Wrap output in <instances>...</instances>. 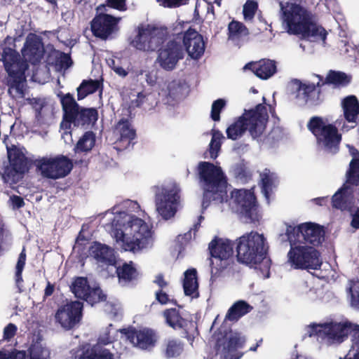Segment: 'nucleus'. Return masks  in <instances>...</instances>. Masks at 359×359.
Returning a JSON list of instances; mask_svg holds the SVG:
<instances>
[{"mask_svg": "<svg viewBox=\"0 0 359 359\" xmlns=\"http://www.w3.org/2000/svg\"><path fill=\"white\" fill-rule=\"evenodd\" d=\"M262 100L263 102L257 104L255 108L245 109L243 114L226 128L229 139L236 140L247 130L253 139L263 135L269 121V114L265 97H262Z\"/></svg>", "mask_w": 359, "mask_h": 359, "instance_id": "nucleus-4", "label": "nucleus"}, {"mask_svg": "<svg viewBox=\"0 0 359 359\" xmlns=\"http://www.w3.org/2000/svg\"><path fill=\"white\" fill-rule=\"evenodd\" d=\"M26 67L19 68L16 71L9 72L6 79V85L8 87V93L13 98H23L25 97L24 83L26 81L25 72Z\"/></svg>", "mask_w": 359, "mask_h": 359, "instance_id": "nucleus-23", "label": "nucleus"}, {"mask_svg": "<svg viewBox=\"0 0 359 359\" xmlns=\"http://www.w3.org/2000/svg\"><path fill=\"white\" fill-rule=\"evenodd\" d=\"M55 290V286L50 282L48 281L46 287L44 290V297H48L51 296Z\"/></svg>", "mask_w": 359, "mask_h": 359, "instance_id": "nucleus-61", "label": "nucleus"}, {"mask_svg": "<svg viewBox=\"0 0 359 359\" xmlns=\"http://www.w3.org/2000/svg\"><path fill=\"white\" fill-rule=\"evenodd\" d=\"M95 144V135L92 131L86 132L76 144V149L79 151L87 152L90 151Z\"/></svg>", "mask_w": 359, "mask_h": 359, "instance_id": "nucleus-42", "label": "nucleus"}, {"mask_svg": "<svg viewBox=\"0 0 359 359\" xmlns=\"http://www.w3.org/2000/svg\"><path fill=\"white\" fill-rule=\"evenodd\" d=\"M56 65L61 69H68L72 65V60L70 55L61 52L60 56L55 60Z\"/></svg>", "mask_w": 359, "mask_h": 359, "instance_id": "nucleus-49", "label": "nucleus"}, {"mask_svg": "<svg viewBox=\"0 0 359 359\" xmlns=\"http://www.w3.org/2000/svg\"><path fill=\"white\" fill-rule=\"evenodd\" d=\"M26 353L23 351H18L13 352L10 356H8V359H25Z\"/></svg>", "mask_w": 359, "mask_h": 359, "instance_id": "nucleus-60", "label": "nucleus"}, {"mask_svg": "<svg viewBox=\"0 0 359 359\" xmlns=\"http://www.w3.org/2000/svg\"><path fill=\"white\" fill-rule=\"evenodd\" d=\"M223 138L224 136L219 130H212V139L209 144V152L212 158L215 159L217 157Z\"/></svg>", "mask_w": 359, "mask_h": 359, "instance_id": "nucleus-43", "label": "nucleus"}, {"mask_svg": "<svg viewBox=\"0 0 359 359\" xmlns=\"http://www.w3.org/2000/svg\"><path fill=\"white\" fill-rule=\"evenodd\" d=\"M197 172L203 188V209H206L211 201L222 203L227 198V182L222 168L212 163L201 161Z\"/></svg>", "mask_w": 359, "mask_h": 359, "instance_id": "nucleus-3", "label": "nucleus"}, {"mask_svg": "<svg viewBox=\"0 0 359 359\" xmlns=\"http://www.w3.org/2000/svg\"><path fill=\"white\" fill-rule=\"evenodd\" d=\"M116 274L119 284L128 285L137 280L139 272L133 261L116 266Z\"/></svg>", "mask_w": 359, "mask_h": 359, "instance_id": "nucleus-28", "label": "nucleus"}, {"mask_svg": "<svg viewBox=\"0 0 359 359\" xmlns=\"http://www.w3.org/2000/svg\"><path fill=\"white\" fill-rule=\"evenodd\" d=\"M36 170L47 179L57 180L67 176L73 169L72 161L64 155L43 157L34 162Z\"/></svg>", "mask_w": 359, "mask_h": 359, "instance_id": "nucleus-10", "label": "nucleus"}, {"mask_svg": "<svg viewBox=\"0 0 359 359\" xmlns=\"http://www.w3.org/2000/svg\"><path fill=\"white\" fill-rule=\"evenodd\" d=\"M350 226L355 230L359 229V208L358 207L354 212L351 213Z\"/></svg>", "mask_w": 359, "mask_h": 359, "instance_id": "nucleus-57", "label": "nucleus"}, {"mask_svg": "<svg viewBox=\"0 0 359 359\" xmlns=\"http://www.w3.org/2000/svg\"><path fill=\"white\" fill-rule=\"evenodd\" d=\"M165 8H178L188 4L189 0H157Z\"/></svg>", "mask_w": 359, "mask_h": 359, "instance_id": "nucleus-50", "label": "nucleus"}, {"mask_svg": "<svg viewBox=\"0 0 359 359\" xmlns=\"http://www.w3.org/2000/svg\"><path fill=\"white\" fill-rule=\"evenodd\" d=\"M129 229L132 241L127 243L129 251H137L147 247L151 238V229L142 219L133 215L128 222L126 230Z\"/></svg>", "mask_w": 359, "mask_h": 359, "instance_id": "nucleus-14", "label": "nucleus"}, {"mask_svg": "<svg viewBox=\"0 0 359 359\" xmlns=\"http://www.w3.org/2000/svg\"><path fill=\"white\" fill-rule=\"evenodd\" d=\"M168 29L147 25L139 26L137 34L130 41V45L135 49L144 52H154L158 50L157 61L161 68L166 71L174 69L180 60L184 56V48L189 57L198 60L204 54L205 42L203 36L195 29L189 27L184 32L173 34V39L170 40L162 48L167 39Z\"/></svg>", "mask_w": 359, "mask_h": 359, "instance_id": "nucleus-1", "label": "nucleus"}, {"mask_svg": "<svg viewBox=\"0 0 359 359\" xmlns=\"http://www.w3.org/2000/svg\"><path fill=\"white\" fill-rule=\"evenodd\" d=\"M351 336L352 344L359 343V325L346 321L337 323L331 321L311 326L310 336H316L327 344H341Z\"/></svg>", "mask_w": 359, "mask_h": 359, "instance_id": "nucleus-6", "label": "nucleus"}, {"mask_svg": "<svg viewBox=\"0 0 359 359\" xmlns=\"http://www.w3.org/2000/svg\"><path fill=\"white\" fill-rule=\"evenodd\" d=\"M245 68L251 69L261 79H267L277 71L276 62L269 59H262L255 63H248Z\"/></svg>", "mask_w": 359, "mask_h": 359, "instance_id": "nucleus-27", "label": "nucleus"}, {"mask_svg": "<svg viewBox=\"0 0 359 359\" xmlns=\"http://www.w3.org/2000/svg\"><path fill=\"white\" fill-rule=\"evenodd\" d=\"M18 330L17 326L13 323L8 324L4 329V339L9 341L15 337Z\"/></svg>", "mask_w": 359, "mask_h": 359, "instance_id": "nucleus-53", "label": "nucleus"}, {"mask_svg": "<svg viewBox=\"0 0 359 359\" xmlns=\"http://www.w3.org/2000/svg\"><path fill=\"white\" fill-rule=\"evenodd\" d=\"M89 253L102 266H114L116 264L114 250L106 244L93 242L89 248Z\"/></svg>", "mask_w": 359, "mask_h": 359, "instance_id": "nucleus-26", "label": "nucleus"}, {"mask_svg": "<svg viewBox=\"0 0 359 359\" xmlns=\"http://www.w3.org/2000/svg\"><path fill=\"white\" fill-rule=\"evenodd\" d=\"M181 86L175 82L170 83L168 86V96L170 97L173 100L177 98L180 93Z\"/></svg>", "mask_w": 359, "mask_h": 359, "instance_id": "nucleus-55", "label": "nucleus"}, {"mask_svg": "<svg viewBox=\"0 0 359 359\" xmlns=\"http://www.w3.org/2000/svg\"><path fill=\"white\" fill-rule=\"evenodd\" d=\"M244 340L237 335L231 336L224 342L218 339L215 344L217 353H221L224 359H240L242 354L236 353L237 349L243 346Z\"/></svg>", "mask_w": 359, "mask_h": 359, "instance_id": "nucleus-25", "label": "nucleus"}, {"mask_svg": "<svg viewBox=\"0 0 359 359\" xmlns=\"http://www.w3.org/2000/svg\"><path fill=\"white\" fill-rule=\"evenodd\" d=\"M26 262V253L25 249L22 250L19 255L18 262L15 266V280L17 283L22 281V271L24 269Z\"/></svg>", "mask_w": 359, "mask_h": 359, "instance_id": "nucleus-48", "label": "nucleus"}, {"mask_svg": "<svg viewBox=\"0 0 359 359\" xmlns=\"http://www.w3.org/2000/svg\"><path fill=\"white\" fill-rule=\"evenodd\" d=\"M183 289L186 296L193 298L199 297L197 271L194 268L187 269L184 273Z\"/></svg>", "mask_w": 359, "mask_h": 359, "instance_id": "nucleus-31", "label": "nucleus"}, {"mask_svg": "<svg viewBox=\"0 0 359 359\" xmlns=\"http://www.w3.org/2000/svg\"><path fill=\"white\" fill-rule=\"evenodd\" d=\"M106 5L111 8L125 11L127 9L126 0H106Z\"/></svg>", "mask_w": 359, "mask_h": 359, "instance_id": "nucleus-52", "label": "nucleus"}, {"mask_svg": "<svg viewBox=\"0 0 359 359\" xmlns=\"http://www.w3.org/2000/svg\"><path fill=\"white\" fill-rule=\"evenodd\" d=\"M63 111L62 121L61 126L66 128L71 127L72 121L75 120V115L79 109V104L75 100L73 95L68 93L63 94L62 92L57 93Z\"/></svg>", "mask_w": 359, "mask_h": 359, "instance_id": "nucleus-24", "label": "nucleus"}, {"mask_svg": "<svg viewBox=\"0 0 359 359\" xmlns=\"http://www.w3.org/2000/svg\"><path fill=\"white\" fill-rule=\"evenodd\" d=\"M273 174L270 172L269 169H264L261 177V187L262 193L266 198L269 197V193L272 189L273 184Z\"/></svg>", "mask_w": 359, "mask_h": 359, "instance_id": "nucleus-44", "label": "nucleus"}, {"mask_svg": "<svg viewBox=\"0 0 359 359\" xmlns=\"http://www.w3.org/2000/svg\"><path fill=\"white\" fill-rule=\"evenodd\" d=\"M210 254L211 280L221 276L229 265V259L233 253V244L229 240L215 237L208 245Z\"/></svg>", "mask_w": 359, "mask_h": 359, "instance_id": "nucleus-9", "label": "nucleus"}, {"mask_svg": "<svg viewBox=\"0 0 359 359\" xmlns=\"http://www.w3.org/2000/svg\"><path fill=\"white\" fill-rule=\"evenodd\" d=\"M355 156L349 163V167L346 172L345 184L348 186L359 187V151L355 149Z\"/></svg>", "mask_w": 359, "mask_h": 359, "instance_id": "nucleus-36", "label": "nucleus"}, {"mask_svg": "<svg viewBox=\"0 0 359 359\" xmlns=\"http://www.w3.org/2000/svg\"><path fill=\"white\" fill-rule=\"evenodd\" d=\"M342 108L345 119L354 123L359 115V102L355 95L346 97L342 101Z\"/></svg>", "mask_w": 359, "mask_h": 359, "instance_id": "nucleus-33", "label": "nucleus"}, {"mask_svg": "<svg viewBox=\"0 0 359 359\" xmlns=\"http://www.w3.org/2000/svg\"><path fill=\"white\" fill-rule=\"evenodd\" d=\"M118 331L133 346L142 350L154 348L157 341L156 332L149 328L137 330L133 327H129L120 329Z\"/></svg>", "mask_w": 359, "mask_h": 359, "instance_id": "nucleus-18", "label": "nucleus"}, {"mask_svg": "<svg viewBox=\"0 0 359 359\" xmlns=\"http://www.w3.org/2000/svg\"><path fill=\"white\" fill-rule=\"evenodd\" d=\"M290 241V248L287 254V263L295 270H318L323 262L320 252L313 246L304 245L292 239Z\"/></svg>", "mask_w": 359, "mask_h": 359, "instance_id": "nucleus-7", "label": "nucleus"}, {"mask_svg": "<svg viewBox=\"0 0 359 359\" xmlns=\"http://www.w3.org/2000/svg\"><path fill=\"white\" fill-rule=\"evenodd\" d=\"M154 283L159 287L158 290H163L168 285V283L164 279V276L162 273H159L155 277Z\"/></svg>", "mask_w": 359, "mask_h": 359, "instance_id": "nucleus-59", "label": "nucleus"}, {"mask_svg": "<svg viewBox=\"0 0 359 359\" xmlns=\"http://www.w3.org/2000/svg\"><path fill=\"white\" fill-rule=\"evenodd\" d=\"M100 341L103 344H108L111 343L112 341L109 337L107 338H100Z\"/></svg>", "mask_w": 359, "mask_h": 359, "instance_id": "nucleus-64", "label": "nucleus"}, {"mask_svg": "<svg viewBox=\"0 0 359 359\" xmlns=\"http://www.w3.org/2000/svg\"><path fill=\"white\" fill-rule=\"evenodd\" d=\"M237 259L241 263L251 268H257L259 264L266 259L269 245L263 234L257 231L245 233L237 239Z\"/></svg>", "mask_w": 359, "mask_h": 359, "instance_id": "nucleus-5", "label": "nucleus"}, {"mask_svg": "<svg viewBox=\"0 0 359 359\" xmlns=\"http://www.w3.org/2000/svg\"><path fill=\"white\" fill-rule=\"evenodd\" d=\"M115 238L117 242L122 243L123 249L126 251L129 250L127 243L132 241V239L131 236H128V233H125L123 231L117 230L115 233Z\"/></svg>", "mask_w": 359, "mask_h": 359, "instance_id": "nucleus-51", "label": "nucleus"}, {"mask_svg": "<svg viewBox=\"0 0 359 359\" xmlns=\"http://www.w3.org/2000/svg\"><path fill=\"white\" fill-rule=\"evenodd\" d=\"M258 10V3L255 0H247L243 5V14L246 21H252Z\"/></svg>", "mask_w": 359, "mask_h": 359, "instance_id": "nucleus-45", "label": "nucleus"}, {"mask_svg": "<svg viewBox=\"0 0 359 359\" xmlns=\"http://www.w3.org/2000/svg\"><path fill=\"white\" fill-rule=\"evenodd\" d=\"M163 316L165 323L177 331L181 337L187 339L191 344L199 334L197 323L193 320L191 317L182 316L177 309H167L163 312Z\"/></svg>", "mask_w": 359, "mask_h": 359, "instance_id": "nucleus-13", "label": "nucleus"}, {"mask_svg": "<svg viewBox=\"0 0 359 359\" xmlns=\"http://www.w3.org/2000/svg\"><path fill=\"white\" fill-rule=\"evenodd\" d=\"M116 129L120 135L119 142L125 143L126 147L129 146L136 137V130L128 118H121L116 124Z\"/></svg>", "mask_w": 359, "mask_h": 359, "instance_id": "nucleus-34", "label": "nucleus"}, {"mask_svg": "<svg viewBox=\"0 0 359 359\" xmlns=\"http://www.w3.org/2000/svg\"><path fill=\"white\" fill-rule=\"evenodd\" d=\"M71 291L76 298L86 301L91 306L105 301L107 299L106 294L100 287L90 286L88 278L86 277L75 278L71 285Z\"/></svg>", "mask_w": 359, "mask_h": 359, "instance_id": "nucleus-17", "label": "nucleus"}, {"mask_svg": "<svg viewBox=\"0 0 359 359\" xmlns=\"http://www.w3.org/2000/svg\"><path fill=\"white\" fill-rule=\"evenodd\" d=\"M114 71L119 76L125 77L128 75V72L122 67H115L113 68Z\"/></svg>", "mask_w": 359, "mask_h": 359, "instance_id": "nucleus-62", "label": "nucleus"}, {"mask_svg": "<svg viewBox=\"0 0 359 359\" xmlns=\"http://www.w3.org/2000/svg\"><path fill=\"white\" fill-rule=\"evenodd\" d=\"M226 104V100L222 98L215 100L212 104L210 117L214 121L220 120V113Z\"/></svg>", "mask_w": 359, "mask_h": 359, "instance_id": "nucleus-47", "label": "nucleus"}, {"mask_svg": "<svg viewBox=\"0 0 359 359\" xmlns=\"http://www.w3.org/2000/svg\"><path fill=\"white\" fill-rule=\"evenodd\" d=\"M43 53V44L39 39L27 40L22 50V54L25 60L33 65L41 61Z\"/></svg>", "mask_w": 359, "mask_h": 359, "instance_id": "nucleus-29", "label": "nucleus"}, {"mask_svg": "<svg viewBox=\"0 0 359 359\" xmlns=\"http://www.w3.org/2000/svg\"><path fill=\"white\" fill-rule=\"evenodd\" d=\"M351 81V76L342 72L330 70L326 78L325 83L333 84L336 86L344 87L348 86Z\"/></svg>", "mask_w": 359, "mask_h": 359, "instance_id": "nucleus-39", "label": "nucleus"}, {"mask_svg": "<svg viewBox=\"0 0 359 359\" xmlns=\"http://www.w3.org/2000/svg\"><path fill=\"white\" fill-rule=\"evenodd\" d=\"M2 61L7 72L16 71L19 68L26 67V62L21 61L19 53L14 49L6 47L3 49Z\"/></svg>", "mask_w": 359, "mask_h": 359, "instance_id": "nucleus-30", "label": "nucleus"}, {"mask_svg": "<svg viewBox=\"0 0 359 359\" xmlns=\"http://www.w3.org/2000/svg\"><path fill=\"white\" fill-rule=\"evenodd\" d=\"M184 350V344L179 339H168L164 350L167 358H177L181 355Z\"/></svg>", "mask_w": 359, "mask_h": 359, "instance_id": "nucleus-40", "label": "nucleus"}, {"mask_svg": "<svg viewBox=\"0 0 359 359\" xmlns=\"http://www.w3.org/2000/svg\"><path fill=\"white\" fill-rule=\"evenodd\" d=\"M83 304L77 301L60 306L56 313L55 320L66 330L73 328L81 320Z\"/></svg>", "mask_w": 359, "mask_h": 359, "instance_id": "nucleus-20", "label": "nucleus"}, {"mask_svg": "<svg viewBox=\"0 0 359 359\" xmlns=\"http://www.w3.org/2000/svg\"><path fill=\"white\" fill-rule=\"evenodd\" d=\"M328 197H318L313 199L315 203L318 205H323L325 204L327 201Z\"/></svg>", "mask_w": 359, "mask_h": 359, "instance_id": "nucleus-63", "label": "nucleus"}, {"mask_svg": "<svg viewBox=\"0 0 359 359\" xmlns=\"http://www.w3.org/2000/svg\"><path fill=\"white\" fill-rule=\"evenodd\" d=\"M100 82L98 80H83L77 88V99L83 100L87 95L93 94L98 90Z\"/></svg>", "mask_w": 359, "mask_h": 359, "instance_id": "nucleus-38", "label": "nucleus"}, {"mask_svg": "<svg viewBox=\"0 0 359 359\" xmlns=\"http://www.w3.org/2000/svg\"><path fill=\"white\" fill-rule=\"evenodd\" d=\"M155 298L156 300L162 305L167 304L169 302L176 304V301L173 302L172 300H170L169 295L164 292L163 290H158L155 292Z\"/></svg>", "mask_w": 359, "mask_h": 359, "instance_id": "nucleus-54", "label": "nucleus"}, {"mask_svg": "<svg viewBox=\"0 0 359 359\" xmlns=\"http://www.w3.org/2000/svg\"><path fill=\"white\" fill-rule=\"evenodd\" d=\"M249 35V30L242 22L233 20L228 26V36L230 39H239Z\"/></svg>", "mask_w": 359, "mask_h": 359, "instance_id": "nucleus-41", "label": "nucleus"}, {"mask_svg": "<svg viewBox=\"0 0 359 359\" xmlns=\"http://www.w3.org/2000/svg\"><path fill=\"white\" fill-rule=\"evenodd\" d=\"M155 205L158 213L164 219H169L177 212L180 201V190L175 187L154 186Z\"/></svg>", "mask_w": 359, "mask_h": 359, "instance_id": "nucleus-12", "label": "nucleus"}, {"mask_svg": "<svg viewBox=\"0 0 359 359\" xmlns=\"http://www.w3.org/2000/svg\"><path fill=\"white\" fill-rule=\"evenodd\" d=\"M75 120L72 121L74 126H83L94 123L98 118L97 110L95 108L79 107L76 114Z\"/></svg>", "mask_w": 359, "mask_h": 359, "instance_id": "nucleus-35", "label": "nucleus"}, {"mask_svg": "<svg viewBox=\"0 0 359 359\" xmlns=\"http://www.w3.org/2000/svg\"><path fill=\"white\" fill-rule=\"evenodd\" d=\"M279 4L289 34L302 35L305 39L325 41L327 31L313 21L312 14L306 8L295 3L291 4L288 8H285L281 1Z\"/></svg>", "mask_w": 359, "mask_h": 359, "instance_id": "nucleus-2", "label": "nucleus"}, {"mask_svg": "<svg viewBox=\"0 0 359 359\" xmlns=\"http://www.w3.org/2000/svg\"><path fill=\"white\" fill-rule=\"evenodd\" d=\"M348 292L351 294V305L359 309V280H350Z\"/></svg>", "mask_w": 359, "mask_h": 359, "instance_id": "nucleus-46", "label": "nucleus"}, {"mask_svg": "<svg viewBox=\"0 0 359 359\" xmlns=\"http://www.w3.org/2000/svg\"><path fill=\"white\" fill-rule=\"evenodd\" d=\"M309 130L316 137L317 142L332 154L338 152L342 136L336 126L327 123L320 116H313L307 123Z\"/></svg>", "mask_w": 359, "mask_h": 359, "instance_id": "nucleus-8", "label": "nucleus"}, {"mask_svg": "<svg viewBox=\"0 0 359 359\" xmlns=\"http://www.w3.org/2000/svg\"><path fill=\"white\" fill-rule=\"evenodd\" d=\"M294 83L297 86L295 95L297 100H301L304 104H310L316 106L320 103V90L317 88H320L324 83L318 82L317 85L306 84L298 79H294Z\"/></svg>", "mask_w": 359, "mask_h": 359, "instance_id": "nucleus-22", "label": "nucleus"}, {"mask_svg": "<svg viewBox=\"0 0 359 359\" xmlns=\"http://www.w3.org/2000/svg\"><path fill=\"white\" fill-rule=\"evenodd\" d=\"M235 200L240 214L247 219V222L259 221L258 203L253 191L247 189L238 190Z\"/></svg>", "mask_w": 359, "mask_h": 359, "instance_id": "nucleus-19", "label": "nucleus"}, {"mask_svg": "<svg viewBox=\"0 0 359 359\" xmlns=\"http://www.w3.org/2000/svg\"><path fill=\"white\" fill-rule=\"evenodd\" d=\"M286 235L289 241L302 243L311 244L313 247L318 246L324 241L325 231L323 226L313 223L305 222L297 226H289L286 230Z\"/></svg>", "mask_w": 359, "mask_h": 359, "instance_id": "nucleus-11", "label": "nucleus"}, {"mask_svg": "<svg viewBox=\"0 0 359 359\" xmlns=\"http://www.w3.org/2000/svg\"><path fill=\"white\" fill-rule=\"evenodd\" d=\"M120 20V18L107 13L97 14L90 22L93 35L104 41L114 38L119 30Z\"/></svg>", "mask_w": 359, "mask_h": 359, "instance_id": "nucleus-15", "label": "nucleus"}, {"mask_svg": "<svg viewBox=\"0 0 359 359\" xmlns=\"http://www.w3.org/2000/svg\"><path fill=\"white\" fill-rule=\"evenodd\" d=\"M7 151L11 167L6 170L5 173L8 180L15 183L29 171L32 162L15 146L8 148Z\"/></svg>", "mask_w": 359, "mask_h": 359, "instance_id": "nucleus-16", "label": "nucleus"}, {"mask_svg": "<svg viewBox=\"0 0 359 359\" xmlns=\"http://www.w3.org/2000/svg\"><path fill=\"white\" fill-rule=\"evenodd\" d=\"M253 307L245 300H238L228 309L225 320L237 322L243 316L250 313Z\"/></svg>", "mask_w": 359, "mask_h": 359, "instance_id": "nucleus-32", "label": "nucleus"}, {"mask_svg": "<svg viewBox=\"0 0 359 359\" xmlns=\"http://www.w3.org/2000/svg\"><path fill=\"white\" fill-rule=\"evenodd\" d=\"M79 359H114V355L109 349L96 344L83 351Z\"/></svg>", "mask_w": 359, "mask_h": 359, "instance_id": "nucleus-37", "label": "nucleus"}, {"mask_svg": "<svg viewBox=\"0 0 359 359\" xmlns=\"http://www.w3.org/2000/svg\"><path fill=\"white\" fill-rule=\"evenodd\" d=\"M355 204L354 189L344 184L332 196L331 205L334 210L352 212Z\"/></svg>", "mask_w": 359, "mask_h": 359, "instance_id": "nucleus-21", "label": "nucleus"}, {"mask_svg": "<svg viewBox=\"0 0 359 359\" xmlns=\"http://www.w3.org/2000/svg\"><path fill=\"white\" fill-rule=\"evenodd\" d=\"M10 200L11 201L13 208H21L25 204L24 199L20 196L13 195L12 196H11Z\"/></svg>", "mask_w": 359, "mask_h": 359, "instance_id": "nucleus-58", "label": "nucleus"}, {"mask_svg": "<svg viewBox=\"0 0 359 359\" xmlns=\"http://www.w3.org/2000/svg\"><path fill=\"white\" fill-rule=\"evenodd\" d=\"M146 100V95L143 93H138L135 99L132 100L129 108L135 109L141 107Z\"/></svg>", "mask_w": 359, "mask_h": 359, "instance_id": "nucleus-56", "label": "nucleus"}]
</instances>
